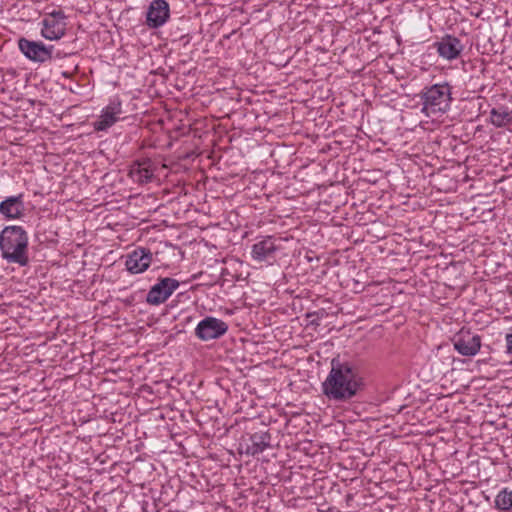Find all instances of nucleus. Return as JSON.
<instances>
[{"label":"nucleus","mask_w":512,"mask_h":512,"mask_svg":"<svg viewBox=\"0 0 512 512\" xmlns=\"http://www.w3.org/2000/svg\"><path fill=\"white\" fill-rule=\"evenodd\" d=\"M143 512H159L157 506L155 504L149 505L145 503L142 507Z\"/></svg>","instance_id":"aec40b11"},{"label":"nucleus","mask_w":512,"mask_h":512,"mask_svg":"<svg viewBox=\"0 0 512 512\" xmlns=\"http://www.w3.org/2000/svg\"><path fill=\"white\" fill-rule=\"evenodd\" d=\"M278 250L273 236H266L254 243L251 247V257L256 262L270 261L275 258Z\"/></svg>","instance_id":"ddd939ff"},{"label":"nucleus","mask_w":512,"mask_h":512,"mask_svg":"<svg viewBox=\"0 0 512 512\" xmlns=\"http://www.w3.org/2000/svg\"><path fill=\"white\" fill-rule=\"evenodd\" d=\"M23 195L7 197L0 203V214L6 219H19L24 212Z\"/></svg>","instance_id":"2eb2a0df"},{"label":"nucleus","mask_w":512,"mask_h":512,"mask_svg":"<svg viewBox=\"0 0 512 512\" xmlns=\"http://www.w3.org/2000/svg\"><path fill=\"white\" fill-rule=\"evenodd\" d=\"M418 97L423 114L427 117H439L450 110L453 100L452 87L447 82L425 86Z\"/></svg>","instance_id":"7ed1b4c3"},{"label":"nucleus","mask_w":512,"mask_h":512,"mask_svg":"<svg viewBox=\"0 0 512 512\" xmlns=\"http://www.w3.org/2000/svg\"><path fill=\"white\" fill-rule=\"evenodd\" d=\"M151 261V251L148 248L138 247L127 255L125 266L130 273L138 274L146 271Z\"/></svg>","instance_id":"9b49d317"},{"label":"nucleus","mask_w":512,"mask_h":512,"mask_svg":"<svg viewBox=\"0 0 512 512\" xmlns=\"http://www.w3.org/2000/svg\"><path fill=\"white\" fill-rule=\"evenodd\" d=\"M129 175L137 183L144 184L150 182L154 176L151 162L149 160L135 162L131 166Z\"/></svg>","instance_id":"dca6fc26"},{"label":"nucleus","mask_w":512,"mask_h":512,"mask_svg":"<svg viewBox=\"0 0 512 512\" xmlns=\"http://www.w3.org/2000/svg\"><path fill=\"white\" fill-rule=\"evenodd\" d=\"M29 237L27 231L18 225H9L0 232L1 257L7 263L25 267L29 264Z\"/></svg>","instance_id":"f03ea898"},{"label":"nucleus","mask_w":512,"mask_h":512,"mask_svg":"<svg viewBox=\"0 0 512 512\" xmlns=\"http://www.w3.org/2000/svg\"><path fill=\"white\" fill-rule=\"evenodd\" d=\"M495 505L500 510H510L512 508V490L507 488L501 490L495 498Z\"/></svg>","instance_id":"a211bd4d"},{"label":"nucleus","mask_w":512,"mask_h":512,"mask_svg":"<svg viewBox=\"0 0 512 512\" xmlns=\"http://www.w3.org/2000/svg\"><path fill=\"white\" fill-rule=\"evenodd\" d=\"M362 385V378L349 362L333 358L331 370L322 383V392L329 400L348 401L357 395Z\"/></svg>","instance_id":"f257e3e1"},{"label":"nucleus","mask_w":512,"mask_h":512,"mask_svg":"<svg viewBox=\"0 0 512 512\" xmlns=\"http://www.w3.org/2000/svg\"><path fill=\"white\" fill-rule=\"evenodd\" d=\"M62 76L65 77V78H70L71 77V73L68 72V71H63L62 72Z\"/></svg>","instance_id":"4be33fe9"},{"label":"nucleus","mask_w":512,"mask_h":512,"mask_svg":"<svg viewBox=\"0 0 512 512\" xmlns=\"http://www.w3.org/2000/svg\"><path fill=\"white\" fill-rule=\"evenodd\" d=\"M179 286V281L174 278H160L148 291L146 302L150 305H160L164 303Z\"/></svg>","instance_id":"0eeeda50"},{"label":"nucleus","mask_w":512,"mask_h":512,"mask_svg":"<svg viewBox=\"0 0 512 512\" xmlns=\"http://www.w3.org/2000/svg\"><path fill=\"white\" fill-rule=\"evenodd\" d=\"M271 446V434L268 431L255 432L243 440L241 447L248 456H256Z\"/></svg>","instance_id":"f8f14e48"},{"label":"nucleus","mask_w":512,"mask_h":512,"mask_svg":"<svg viewBox=\"0 0 512 512\" xmlns=\"http://www.w3.org/2000/svg\"><path fill=\"white\" fill-rule=\"evenodd\" d=\"M452 342L454 349L463 356H474L481 348V337L470 332L460 331Z\"/></svg>","instance_id":"1a4fd4ad"},{"label":"nucleus","mask_w":512,"mask_h":512,"mask_svg":"<svg viewBox=\"0 0 512 512\" xmlns=\"http://www.w3.org/2000/svg\"><path fill=\"white\" fill-rule=\"evenodd\" d=\"M122 102L119 98L111 99L108 105H106L97 118L93 122V128L95 131H107L115 123L121 120L123 117Z\"/></svg>","instance_id":"39448f33"},{"label":"nucleus","mask_w":512,"mask_h":512,"mask_svg":"<svg viewBox=\"0 0 512 512\" xmlns=\"http://www.w3.org/2000/svg\"><path fill=\"white\" fill-rule=\"evenodd\" d=\"M170 17V8L166 0H153L147 9L146 24L157 29L163 26Z\"/></svg>","instance_id":"9d476101"},{"label":"nucleus","mask_w":512,"mask_h":512,"mask_svg":"<svg viewBox=\"0 0 512 512\" xmlns=\"http://www.w3.org/2000/svg\"><path fill=\"white\" fill-rule=\"evenodd\" d=\"M66 15L62 10L51 12L42 20L41 35L48 40H58L66 32Z\"/></svg>","instance_id":"6e6552de"},{"label":"nucleus","mask_w":512,"mask_h":512,"mask_svg":"<svg viewBox=\"0 0 512 512\" xmlns=\"http://www.w3.org/2000/svg\"><path fill=\"white\" fill-rule=\"evenodd\" d=\"M227 331L228 324L225 321L207 316L197 324L195 335L202 341H210L222 337Z\"/></svg>","instance_id":"423d86ee"},{"label":"nucleus","mask_w":512,"mask_h":512,"mask_svg":"<svg viewBox=\"0 0 512 512\" xmlns=\"http://www.w3.org/2000/svg\"><path fill=\"white\" fill-rule=\"evenodd\" d=\"M18 47L25 57L33 62L45 63L53 59V45L47 46L41 41H32L22 37L18 40Z\"/></svg>","instance_id":"20e7f679"},{"label":"nucleus","mask_w":512,"mask_h":512,"mask_svg":"<svg viewBox=\"0 0 512 512\" xmlns=\"http://www.w3.org/2000/svg\"><path fill=\"white\" fill-rule=\"evenodd\" d=\"M435 46L439 56L446 60L457 59L464 49L461 41L452 35L443 36L440 41L435 43Z\"/></svg>","instance_id":"4468645a"},{"label":"nucleus","mask_w":512,"mask_h":512,"mask_svg":"<svg viewBox=\"0 0 512 512\" xmlns=\"http://www.w3.org/2000/svg\"><path fill=\"white\" fill-rule=\"evenodd\" d=\"M505 341H506L507 352L509 354H512V328L510 329V332L506 334Z\"/></svg>","instance_id":"6ab92c4d"},{"label":"nucleus","mask_w":512,"mask_h":512,"mask_svg":"<svg viewBox=\"0 0 512 512\" xmlns=\"http://www.w3.org/2000/svg\"><path fill=\"white\" fill-rule=\"evenodd\" d=\"M68 54L67 53H64L62 52L61 50L59 49H55L54 48V54H53V59H61V58H64L66 57Z\"/></svg>","instance_id":"412c9836"},{"label":"nucleus","mask_w":512,"mask_h":512,"mask_svg":"<svg viewBox=\"0 0 512 512\" xmlns=\"http://www.w3.org/2000/svg\"><path fill=\"white\" fill-rule=\"evenodd\" d=\"M490 118L491 123L496 127H504L512 122V112L506 107L493 108Z\"/></svg>","instance_id":"f3484780"}]
</instances>
